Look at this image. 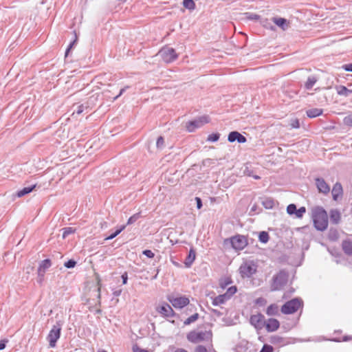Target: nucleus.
<instances>
[{
	"label": "nucleus",
	"instance_id": "1",
	"mask_svg": "<svg viewBox=\"0 0 352 352\" xmlns=\"http://www.w3.org/2000/svg\"><path fill=\"white\" fill-rule=\"evenodd\" d=\"M312 219L315 228L320 231H324L328 226V216L325 210L322 207H316L312 210Z\"/></svg>",
	"mask_w": 352,
	"mask_h": 352
},
{
	"label": "nucleus",
	"instance_id": "2",
	"mask_svg": "<svg viewBox=\"0 0 352 352\" xmlns=\"http://www.w3.org/2000/svg\"><path fill=\"white\" fill-rule=\"evenodd\" d=\"M288 274L285 270H280L273 276L270 288L272 291L281 289L287 283Z\"/></svg>",
	"mask_w": 352,
	"mask_h": 352
},
{
	"label": "nucleus",
	"instance_id": "3",
	"mask_svg": "<svg viewBox=\"0 0 352 352\" xmlns=\"http://www.w3.org/2000/svg\"><path fill=\"white\" fill-rule=\"evenodd\" d=\"M62 326L63 322L60 320H58L50 331L47 336V340L49 342L50 347L54 348L56 346V342L60 337Z\"/></svg>",
	"mask_w": 352,
	"mask_h": 352
},
{
	"label": "nucleus",
	"instance_id": "4",
	"mask_svg": "<svg viewBox=\"0 0 352 352\" xmlns=\"http://www.w3.org/2000/svg\"><path fill=\"white\" fill-rule=\"evenodd\" d=\"M303 305V302L298 298H293L286 302L281 307V312L284 314H292L296 312Z\"/></svg>",
	"mask_w": 352,
	"mask_h": 352
},
{
	"label": "nucleus",
	"instance_id": "5",
	"mask_svg": "<svg viewBox=\"0 0 352 352\" xmlns=\"http://www.w3.org/2000/svg\"><path fill=\"white\" fill-rule=\"evenodd\" d=\"M187 339L192 343H197L201 341H208L212 339V333L210 331H192L187 335Z\"/></svg>",
	"mask_w": 352,
	"mask_h": 352
},
{
	"label": "nucleus",
	"instance_id": "6",
	"mask_svg": "<svg viewBox=\"0 0 352 352\" xmlns=\"http://www.w3.org/2000/svg\"><path fill=\"white\" fill-rule=\"evenodd\" d=\"M158 54L166 63H173L178 58V54L176 53L175 50L169 47L162 48Z\"/></svg>",
	"mask_w": 352,
	"mask_h": 352
},
{
	"label": "nucleus",
	"instance_id": "7",
	"mask_svg": "<svg viewBox=\"0 0 352 352\" xmlns=\"http://www.w3.org/2000/svg\"><path fill=\"white\" fill-rule=\"evenodd\" d=\"M228 241H230L232 248L236 250H242L248 245L247 239L243 235L238 234L231 237L229 239H226L225 243H226Z\"/></svg>",
	"mask_w": 352,
	"mask_h": 352
},
{
	"label": "nucleus",
	"instance_id": "8",
	"mask_svg": "<svg viewBox=\"0 0 352 352\" xmlns=\"http://www.w3.org/2000/svg\"><path fill=\"white\" fill-rule=\"evenodd\" d=\"M210 122V118L208 116H203L199 117L198 118L190 121L186 123V127L188 132H193L197 129L201 127L205 124H207Z\"/></svg>",
	"mask_w": 352,
	"mask_h": 352
},
{
	"label": "nucleus",
	"instance_id": "9",
	"mask_svg": "<svg viewBox=\"0 0 352 352\" xmlns=\"http://www.w3.org/2000/svg\"><path fill=\"white\" fill-rule=\"evenodd\" d=\"M256 265L253 262H245L239 267V272L243 278H250L256 272Z\"/></svg>",
	"mask_w": 352,
	"mask_h": 352
},
{
	"label": "nucleus",
	"instance_id": "10",
	"mask_svg": "<svg viewBox=\"0 0 352 352\" xmlns=\"http://www.w3.org/2000/svg\"><path fill=\"white\" fill-rule=\"evenodd\" d=\"M168 300L176 309H182L190 302L189 299L186 296L173 297L168 296Z\"/></svg>",
	"mask_w": 352,
	"mask_h": 352
},
{
	"label": "nucleus",
	"instance_id": "11",
	"mask_svg": "<svg viewBox=\"0 0 352 352\" xmlns=\"http://www.w3.org/2000/svg\"><path fill=\"white\" fill-rule=\"evenodd\" d=\"M156 310L162 316L166 318H173L175 315L173 308L166 302H163L162 305L157 306Z\"/></svg>",
	"mask_w": 352,
	"mask_h": 352
},
{
	"label": "nucleus",
	"instance_id": "12",
	"mask_svg": "<svg viewBox=\"0 0 352 352\" xmlns=\"http://www.w3.org/2000/svg\"><path fill=\"white\" fill-rule=\"evenodd\" d=\"M315 185L320 193L327 195L330 192V186L322 177L315 178Z\"/></svg>",
	"mask_w": 352,
	"mask_h": 352
},
{
	"label": "nucleus",
	"instance_id": "13",
	"mask_svg": "<svg viewBox=\"0 0 352 352\" xmlns=\"http://www.w3.org/2000/svg\"><path fill=\"white\" fill-rule=\"evenodd\" d=\"M250 322L252 325H253L256 329H261L265 325V317L261 314H258L255 315H252L250 316Z\"/></svg>",
	"mask_w": 352,
	"mask_h": 352
},
{
	"label": "nucleus",
	"instance_id": "14",
	"mask_svg": "<svg viewBox=\"0 0 352 352\" xmlns=\"http://www.w3.org/2000/svg\"><path fill=\"white\" fill-rule=\"evenodd\" d=\"M228 140L230 142H234L235 141H237L239 143H245L247 141V139L242 134H241L238 131H234L229 133Z\"/></svg>",
	"mask_w": 352,
	"mask_h": 352
},
{
	"label": "nucleus",
	"instance_id": "15",
	"mask_svg": "<svg viewBox=\"0 0 352 352\" xmlns=\"http://www.w3.org/2000/svg\"><path fill=\"white\" fill-rule=\"evenodd\" d=\"M266 330L268 332H273L276 331L279 327L280 323L279 321L275 318H269L267 322L265 323Z\"/></svg>",
	"mask_w": 352,
	"mask_h": 352
},
{
	"label": "nucleus",
	"instance_id": "16",
	"mask_svg": "<svg viewBox=\"0 0 352 352\" xmlns=\"http://www.w3.org/2000/svg\"><path fill=\"white\" fill-rule=\"evenodd\" d=\"M272 21L283 30H286L289 27V22L284 18L273 17Z\"/></svg>",
	"mask_w": 352,
	"mask_h": 352
},
{
	"label": "nucleus",
	"instance_id": "17",
	"mask_svg": "<svg viewBox=\"0 0 352 352\" xmlns=\"http://www.w3.org/2000/svg\"><path fill=\"white\" fill-rule=\"evenodd\" d=\"M331 194L333 197V199L334 201H337L340 197H341L343 194L342 186L340 183L336 182L332 188Z\"/></svg>",
	"mask_w": 352,
	"mask_h": 352
},
{
	"label": "nucleus",
	"instance_id": "18",
	"mask_svg": "<svg viewBox=\"0 0 352 352\" xmlns=\"http://www.w3.org/2000/svg\"><path fill=\"white\" fill-rule=\"evenodd\" d=\"M196 258V252L193 248L189 250L188 254L185 258L184 265L186 267L189 268L194 263Z\"/></svg>",
	"mask_w": 352,
	"mask_h": 352
},
{
	"label": "nucleus",
	"instance_id": "19",
	"mask_svg": "<svg viewBox=\"0 0 352 352\" xmlns=\"http://www.w3.org/2000/svg\"><path fill=\"white\" fill-rule=\"evenodd\" d=\"M52 265L51 260L49 258H46L43 260L38 266V272L39 274L42 276L45 274V271L49 269Z\"/></svg>",
	"mask_w": 352,
	"mask_h": 352
},
{
	"label": "nucleus",
	"instance_id": "20",
	"mask_svg": "<svg viewBox=\"0 0 352 352\" xmlns=\"http://www.w3.org/2000/svg\"><path fill=\"white\" fill-rule=\"evenodd\" d=\"M212 304L214 306H219L229 300V299L226 297V296L224 294L215 296L212 298Z\"/></svg>",
	"mask_w": 352,
	"mask_h": 352
},
{
	"label": "nucleus",
	"instance_id": "21",
	"mask_svg": "<svg viewBox=\"0 0 352 352\" xmlns=\"http://www.w3.org/2000/svg\"><path fill=\"white\" fill-rule=\"evenodd\" d=\"M341 219V214L339 210L335 209L330 211V221L333 224H338Z\"/></svg>",
	"mask_w": 352,
	"mask_h": 352
},
{
	"label": "nucleus",
	"instance_id": "22",
	"mask_svg": "<svg viewBox=\"0 0 352 352\" xmlns=\"http://www.w3.org/2000/svg\"><path fill=\"white\" fill-rule=\"evenodd\" d=\"M322 113L323 110L319 108L310 109L306 111V114L307 117H309V118H314L318 116H320V115L322 114Z\"/></svg>",
	"mask_w": 352,
	"mask_h": 352
},
{
	"label": "nucleus",
	"instance_id": "23",
	"mask_svg": "<svg viewBox=\"0 0 352 352\" xmlns=\"http://www.w3.org/2000/svg\"><path fill=\"white\" fill-rule=\"evenodd\" d=\"M336 89L337 91V94L340 96L347 97L352 94V89H349L343 85L337 86Z\"/></svg>",
	"mask_w": 352,
	"mask_h": 352
},
{
	"label": "nucleus",
	"instance_id": "24",
	"mask_svg": "<svg viewBox=\"0 0 352 352\" xmlns=\"http://www.w3.org/2000/svg\"><path fill=\"white\" fill-rule=\"evenodd\" d=\"M342 249L344 253L349 256L352 255V241H344L342 243Z\"/></svg>",
	"mask_w": 352,
	"mask_h": 352
},
{
	"label": "nucleus",
	"instance_id": "25",
	"mask_svg": "<svg viewBox=\"0 0 352 352\" xmlns=\"http://www.w3.org/2000/svg\"><path fill=\"white\" fill-rule=\"evenodd\" d=\"M317 81H318V79L316 76H309L305 84V89L307 90L311 89Z\"/></svg>",
	"mask_w": 352,
	"mask_h": 352
},
{
	"label": "nucleus",
	"instance_id": "26",
	"mask_svg": "<svg viewBox=\"0 0 352 352\" xmlns=\"http://www.w3.org/2000/svg\"><path fill=\"white\" fill-rule=\"evenodd\" d=\"M278 312V306L276 304L270 305L266 310V314L267 316H276Z\"/></svg>",
	"mask_w": 352,
	"mask_h": 352
},
{
	"label": "nucleus",
	"instance_id": "27",
	"mask_svg": "<svg viewBox=\"0 0 352 352\" xmlns=\"http://www.w3.org/2000/svg\"><path fill=\"white\" fill-rule=\"evenodd\" d=\"M35 186H36L35 185H33L31 186L25 187L23 189L18 190L16 192L17 197H21L31 192L33 190V189L35 188Z\"/></svg>",
	"mask_w": 352,
	"mask_h": 352
},
{
	"label": "nucleus",
	"instance_id": "28",
	"mask_svg": "<svg viewBox=\"0 0 352 352\" xmlns=\"http://www.w3.org/2000/svg\"><path fill=\"white\" fill-rule=\"evenodd\" d=\"M270 342L273 344H278V345H284L285 344L284 339L279 336H272Z\"/></svg>",
	"mask_w": 352,
	"mask_h": 352
},
{
	"label": "nucleus",
	"instance_id": "29",
	"mask_svg": "<svg viewBox=\"0 0 352 352\" xmlns=\"http://www.w3.org/2000/svg\"><path fill=\"white\" fill-rule=\"evenodd\" d=\"M270 239L269 234L265 231H262L259 233L258 239L260 242L266 243L268 242Z\"/></svg>",
	"mask_w": 352,
	"mask_h": 352
},
{
	"label": "nucleus",
	"instance_id": "30",
	"mask_svg": "<svg viewBox=\"0 0 352 352\" xmlns=\"http://www.w3.org/2000/svg\"><path fill=\"white\" fill-rule=\"evenodd\" d=\"M232 283V280L229 277L224 278L221 279L219 281V287L224 289H226L230 284Z\"/></svg>",
	"mask_w": 352,
	"mask_h": 352
},
{
	"label": "nucleus",
	"instance_id": "31",
	"mask_svg": "<svg viewBox=\"0 0 352 352\" xmlns=\"http://www.w3.org/2000/svg\"><path fill=\"white\" fill-rule=\"evenodd\" d=\"M199 317V314L195 313L193 315L188 317L186 320H184V325H189L191 323L195 322Z\"/></svg>",
	"mask_w": 352,
	"mask_h": 352
},
{
	"label": "nucleus",
	"instance_id": "32",
	"mask_svg": "<svg viewBox=\"0 0 352 352\" xmlns=\"http://www.w3.org/2000/svg\"><path fill=\"white\" fill-rule=\"evenodd\" d=\"M126 226H122L118 228L114 232L111 233L109 236H108L105 239L106 240H111L114 239L116 236H118L122 230H124Z\"/></svg>",
	"mask_w": 352,
	"mask_h": 352
},
{
	"label": "nucleus",
	"instance_id": "33",
	"mask_svg": "<svg viewBox=\"0 0 352 352\" xmlns=\"http://www.w3.org/2000/svg\"><path fill=\"white\" fill-rule=\"evenodd\" d=\"M237 292V288L236 286L230 287L224 294L226 297L230 300L231 297L236 294Z\"/></svg>",
	"mask_w": 352,
	"mask_h": 352
},
{
	"label": "nucleus",
	"instance_id": "34",
	"mask_svg": "<svg viewBox=\"0 0 352 352\" xmlns=\"http://www.w3.org/2000/svg\"><path fill=\"white\" fill-rule=\"evenodd\" d=\"M75 232V229L72 227H66L63 229V238L65 239L69 234Z\"/></svg>",
	"mask_w": 352,
	"mask_h": 352
},
{
	"label": "nucleus",
	"instance_id": "35",
	"mask_svg": "<svg viewBox=\"0 0 352 352\" xmlns=\"http://www.w3.org/2000/svg\"><path fill=\"white\" fill-rule=\"evenodd\" d=\"M263 206L267 209H272L274 206V201L270 198H267L263 201Z\"/></svg>",
	"mask_w": 352,
	"mask_h": 352
},
{
	"label": "nucleus",
	"instance_id": "36",
	"mask_svg": "<svg viewBox=\"0 0 352 352\" xmlns=\"http://www.w3.org/2000/svg\"><path fill=\"white\" fill-rule=\"evenodd\" d=\"M343 123L346 126L352 127V111L344 118Z\"/></svg>",
	"mask_w": 352,
	"mask_h": 352
},
{
	"label": "nucleus",
	"instance_id": "37",
	"mask_svg": "<svg viewBox=\"0 0 352 352\" xmlns=\"http://www.w3.org/2000/svg\"><path fill=\"white\" fill-rule=\"evenodd\" d=\"M243 173L246 176L252 177L255 179H259L261 178L258 175H254L253 173V170L249 169L248 167H247V166L245 167V170H243Z\"/></svg>",
	"mask_w": 352,
	"mask_h": 352
},
{
	"label": "nucleus",
	"instance_id": "38",
	"mask_svg": "<svg viewBox=\"0 0 352 352\" xmlns=\"http://www.w3.org/2000/svg\"><path fill=\"white\" fill-rule=\"evenodd\" d=\"M219 138H220L219 133H212L208 136L207 141L214 142L218 141Z\"/></svg>",
	"mask_w": 352,
	"mask_h": 352
},
{
	"label": "nucleus",
	"instance_id": "39",
	"mask_svg": "<svg viewBox=\"0 0 352 352\" xmlns=\"http://www.w3.org/2000/svg\"><path fill=\"white\" fill-rule=\"evenodd\" d=\"M245 18L248 20L254 21L258 20L260 19V16L258 14L251 13V12H245Z\"/></svg>",
	"mask_w": 352,
	"mask_h": 352
},
{
	"label": "nucleus",
	"instance_id": "40",
	"mask_svg": "<svg viewBox=\"0 0 352 352\" xmlns=\"http://www.w3.org/2000/svg\"><path fill=\"white\" fill-rule=\"evenodd\" d=\"M140 217V213L138 212L132 215L129 217V219L127 221V225H131L134 223Z\"/></svg>",
	"mask_w": 352,
	"mask_h": 352
},
{
	"label": "nucleus",
	"instance_id": "41",
	"mask_svg": "<svg viewBox=\"0 0 352 352\" xmlns=\"http://www.w3.org/2000/svg\"><path fill=\"white\" fill-rule=\"evenodd\" d=\"M296 209V206L294 204H291L287 207V212L289 214L293 215L295 214Z\"/></svg>",
	"mask_w": 352,
	"mask_h": 352
},
{
	"label": "nucleus",
	"instance_id": "42",
	"mask_svg": "<svg viewBox=\"0 0 352 352\" xmlns=\"http://www.w3.org/2000/svg\"><path fill=\"white\" fill-rule=\"evenodd\" d=\"M184 7L190 10H194L195 8V1H183Z\"/></svg>",
	"mask_w": 352,
	"mask_h": 352
},
{
	"label": "nucleus",
	"instance_id": "43",
	"mask_svg": "<svg viewBox=\"0 0 352 352\" xmlns=\"http://www.w3.org/2000/svg\"><path fill=\"white\" fill-rule=\"evenodd\" d=\"M305 212H306V208H305V207L302 206L298 209H296L295 215L297 218H301Z\"/></svg>",
	"mask_w": 352,
	"mask_h": 352
},
{
	"label": "nucleus",
	"instance_id": "44",
	"mask_svg": "<svg viewBox=\"0 0 352 352\" xmlns=\"http://www.w3.org/2000/svg\"><path fill=\"white\" fill-rule=\"evenodd\" d=\"M76 261L74 259H69L64 263V266L67 268H73L76 266Z\"/></svg>",
	"mask_w": 352,
	"mask_h": 352
},
{
	"label": "nucleus",
	"instance_id": "45",
	"mask_svg": "<svg viewBox=\"0 0 352 352\" xmlns=\"http://www.w3.org/2000/svg\"><path fill=\"white\" fill-rule=\"evenodd\" d=\"M255 303L258 306H265L267 303V300L263 297H259L256 299Z\"/></svg>",
	"mask_w": 352,
	"mask_h": 352
},
{
	"label": "nucleus",
	"instance_id": "46",
	"mask_svg": "<svg viewBox=\"0 0 352 352\" xmlns=\"http://www.w3.org/2000/svg\"><path fill=\"white\" fill-rule=\"evenodd\" d=\"M164 139L163 137L160 136L156 142V146L158 148H162L164 146Z\"/></svg>",
	"mask_w": 352,
	"mask_h": 352
},
{
	"label": "nucleus",
	"instance_id": "47",
	"mask_svg": "<svg viewBox=\"0 0 352 352\" xmlns=\"http://www.w3.org/2000/svg\"><path fill=\"white\" fill-rule=\"evenodd\" d=\"M84 109H85V107L83 104L78 105L76 107V109H75L74 111L73 115H74V114L80 115V113H82L83 112Z\"/></svg>",
	"mask_w": 352,
	"mask_h": 352
},
{
	"label": "nucleus",
	"instance_id": "48",
	"mask_svg": "<svg viewBox=\"0 0 352 352\" xmlns=\"http://www.w3.org/2000/svg\"><path fill=\"white\" fill-rule=\"evenodd\" d=\"M260 352H273V347L268 344H264Z\"/></svg>",
	"mask_w": 352,
	"mask_h": 352
},
{
	"label": "nucleus",
	"instance_id": "49",
	"mask_svg": "<svg viewBox=\"0 0 352 352\" xmlns=\"http://www.w3.org/2000/svg\"><path fill=\"white\" fill-rule=\"evenodd\" d=\"M290 125L293 129H298L300 127V122L298 119H294L291 121Z\"/></svg>",
	"mask_w": 352,
	"mask_h": 352
},
{
	"label": "nucleus",
	"instance_id": "50",
	"mask_svg": "<svg viewBox=\"0 0 352 352\" xmlns=\"http://www.w3.org/2000/svg\"><path fill=\"white\" fill-rule=\"evenodd\" d=\"M143 254L145 255L146 257L152 258L154 257L155 254L154 253L150 250H145L143 251Z\"/></svg>",
	"mask_w": 352,
	"mask_h": 352
},
{
	"label": "nucleus",
	"instance_id": "51",
	"mask_svg": "<svg viewBox=\"0 0 352 352\" xmlns=\"http://www.w3.org/2000/svg\"><path fill=\"white\" fill-rule=\"evenodd\" d=\"M195 352H207V349L204 346L199 345L195 348Z\"/></svg>",
	"mask_w": 352,
	"mask_h": 352
},
{
	"label": "nucleus",
	"instance_id": "52",
	"mask_svg": "<svg viewBox=\"0 0 352 352\" xmlns=\"http://www.w3.org/2000/svg\"><path fill=\"white\" fill-rule=\"evenodd\" d=\"M122 280V284L125 285L127 283L128 280V274L127 272H124L121 276Z\"/></svg>",
	"mask_w": 352,
	"mask_h": 352
},
{
	"label": "nucleus",
	"instance_id": "53",
	"mask_svg": "<svg viewBox=\"0 0 352 352\" xmlns=\"http://www.w3.org/2000/svg\"><path fill=\"white\" fill-rule=\"evenodd\" d=\"M342 68L346 71V72H352V63H349L344 65L342 66Z\"/></svg>",
	"mask_w": 352,
	"mask_h": 352
},
{
	"label": "nucleus",
	"instance_id": "54",
	"mask_svg": "<svg viewBox=\"0 0 352 352\" xmlns=\"http://www.w3.org/2000/svg\"><path fill=\"white\" fill-rule=\"evenodd\" d=\"M129 87V86H126V87L122 88V89H121L120 91L119 94L113 98V100H117L121 95H122L124 93L126 89H128Z\"/></svg>",
	"mask_w": 352,
	"mask_h": 352
},
{
	"label": "nucleus",
	"instance_id": "55",
	"mask_svg": "<svg viewBox=\"0 0 352 352\" xmlns=\"http://www.w3.org/2000/svg\"><path fill=\"white\" fill-rule=\"evenodd\" d=\"M195 201H196V203H197V209H201V207H202V201H201V198H199L198 197H195Z\"/></svg>",
	"mask_w": 352,
	"mask_h": 352
},
{
	"label": "nucleus",
	"instance_id": "56",
	"mask_svg": "<svg viewBox=\"0 0 352 352\" xmlns=\"http://www.w3.org/2000/svg\"><path fill=\"white\" fill-rule=\"evenodd\" d=\"M76 38L74 39V41H73L68 46L67 49L66 50V52H65V55L67 56L69 50L73 47V46L74 45V44L76 43Z\"/></svg>",
	"mask_w": 352,
	"mask_h": 352
},
{
	"label": "nucleus",
	"instance_id": "57",
	"mask_svg": "<svg viewBox=\"0 0 352 352\" xmlns=\"http://www.w3.org/2000/svg\"><path fill=\"white\" fill-rule=\"evenodd\" d=\"M121 293H122L121 289H115L114 291H113V295L114 296H120Z\"/></svg>",
	"mask_w": 352,
	"mask_h": 352
},
{
	"label": "nucleus",
	"instance_id": "58",
	"mask_svg": "<svg viewBox=\"0 0 352 352\" xmlns=\"http://www.w3.org/2000/svg\"><path fill=\"white\" fill-rule=\"evenodd\" d=\"M6 340H1L0 341V350H3L6 348Z\"/></svg>",
	"mask_w": 352,
	"mask_h": 352
},
{
	"label": "nucleus",
	"instance_id": "59",
	"mask_svg": "<svg viewBox=\"0 0 352 352\" xmlns=\"http://www.w3.org/2000/svg\"><path fill=\"white\" fill-rule=\"evenodd\" d=\"M212 311L217 316H221L220 311L217 309H212Z\"/></svg>",
	"mask_w": 352,
	"mask_h": 352
},
{
	"label": "nucleus",
	"instance_id": "60",
	"mask_svg": "<svg viewBox=\"0 0 352 352\" xmlns=\"http://www.w3.org/2000/svg\"><path fill=\"white\" fill-rule=\"evenodd\" d=\"M175 352H187L186 350L182 349H177Z\"/></svg>",
	"mask_w": 352,
	"mask_h": 352
},
{
	"label": "nucleus",
	"instance_id": "61",
	"mask_svg": "<svg viewBox=\"0 0 352 352\" xmlns=\"http://www.w3.org/2000/svg\"><path fill=\"white\" fill-rule=\"evenodd\" d=\"M135 352H148L147 351L144 350V349H138L137 351H135Z\"/></svg>",
	"mask_w": 352,
	"mask_h": 352
},
{
	"label": "nucleus",
	"instance_id": "62",
	"mask_svg": "<svg viewBox=\"0 0 352 352\" xmlns=\"http://www.w3.org/2000/svg\"><path fill=\"white\" fill-rule=\"evenodd\" d=\"M100 280L99 279V280H98V286H99L98 289V292H100Z\"/></svg>",
	"mask_w": 352,
	"mask_h": 352
},
{
	"label": "nucleus",
	"instance_id": "63",
	"mask_svg": "<svg viewBox=\"0 0 352 352\" xmlns=\"http://www.w3.org/2000/svg\"><path fill=\"white\" fill-rule=\"evenodd\" d=\"M173 263L174 265H175L177 267L179 266V264L178 263H177V262L173 261Z\"/></svg>",
	"mask_w": 352,
	"mask_h": 352
}]
</instances>
